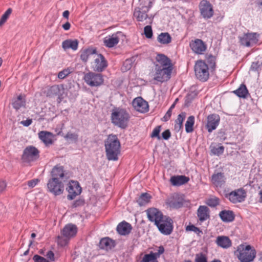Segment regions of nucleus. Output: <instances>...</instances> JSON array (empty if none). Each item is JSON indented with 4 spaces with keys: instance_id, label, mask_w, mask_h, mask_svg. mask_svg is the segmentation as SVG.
<instances>
[{
    "instance_id": "nucleus-4",
    "label": "nucleus",
    "mask_w": 262,
    "mask_h": 262,
    "mask_svg": "<svg viewBox=\"0 0 262 262\" xmlns=\"http://www.w3.org/2000/svg\"><path fill=\"white\" fill-rule=\"evenodd\" d=\"M152 2L149 1L148 6H142L135 9L134 16L138 21H143L147 20L146 23L151 24L152 20L151 17L148 16L147 12L151 7Z\"/></svg>"
},
{
    "instance_id": "nucleus-35",
    "label": "nucleus",
    "mask_w": 262,
    "mask_h": 262,
    "mask_svg": "<svg viewBox=\"0 0 262 262\" xmlns=\"http://www.w3.org/2000/svg\"><path fill=\"white\" fill-rule=\"evenodd\" d=\"M219 215L222 220L225 222H232L234 219L233 212L230 210H223L220 212Z\"/></svg>"
},
{
    "instance_id": "nucleus-27",
    "label": "nucleus",
    "mask_w": 262,
    "mask_h": 262,
    "mask_svg": "<svg viewBox=\"0 0 262 262\" xmlns=\"http://www.w3.org/2000/svg\"><path fill=\"white\" fill-rule=\"evenodd\" d=\"M189 178L185 176H177L171 177L170 181L173 186H180L187 183Z\"/></svg>"
},
{
    "instance_id": "nucleus-23",
    "label": "nucleus",
    "mask_w": 262,
    "mask_h": 262,
    "mask_svg": "<svg viewBox=\"0 0 262 262\" xmlns=\"http://www.w3.org/2000/svg\"><path fill=\"white\" fill-rule=\"evenodd\" d=\"M39 138L48 146L53 143L54 135L51 132L47 131H41L38 133Z\"/></svg>"
},
{
    "instance_id": "nucleus-21",
    "label": "nucleus",
    "mask_w": 262,
    "mask_h": 262,
    "mask_svg": "<svg viewBox=\"0 0 262 262\" xmlns=\"http://www.w3.org/2000/svg\"><path fill=\"white\" fill-rule=\"evenodd\" d=\"M220 118L218 115L211 114L207 117V123L206 128L208 132L211 133L216 129L219 124Z\"/></svg>"
},
{
    "instance_id": "nucleus-41",
    "label": "nucleus",
    "mask_w": 262,
    "mask_h": 262,
    "mask_svg": "<svg viewBox=\"0 0 262 262\" xmlns=\"http://www.w3.org/2000/svg\"><path fill=\"white\" fill-rule=\"evenodd\" d=\"M194 123V117L193 116H189L185 123V130L187 133H191L193 132V126Z\"/></svg>"
},
{
    "instance_id": "nucleus-57",
    "label": "nucleus",
    "mask_w": 262,
    "mask_h": 262,
    "mask_svg": "<svg viewBox=\"0 0 262 262\" xmlns=\"http://www.w3.org/2000/svg\"><path fill=\"white\" fill-rule=\"evenodd\" d=\"M46 256L49 260H54V254L52 251H49L46 254Z\"/></svg>"
},
{
    "instance_id": "nucleus-52",
    "label": "nucleus",
    "mask_w": 262,
    "mask_h": 262,
    "mask_svg": "<svg viewBox=\"0 0 262 262\" xmlns=\"http://www.w3.org/2000/svg\"><path fill=\"white\" fill-rule=\"evenodd\" d=\"M65 138L72 140L76 141L78 139V135L75 133L69 132L65 136Z\"/></svg>"
},
{
    "instance_id": "nucleus-56",
    "label": "nucleus",
    "mask_w": 262,
    "mask_h": 262,
    "mask_svg": "<svg viewBox=\"0 0 262 262\" xmlns=\"http://www.w3.org/2000/svg\"><path fill=\"white\" fill-rule=\"evenodd\" d=\"M171 113L170 110H168L165 116L162 118V120L165 122L168 121L171 117Z\"/></svg>"
},
{
    "instance_id": "nucleus-25",
    "label": "nucleus",
    "mask_w": 262,
    "mask_h": 262,
    "mask_svg": "<svg viewBox=\"0 0 262 262\" xmlns=\"http://www.w3.org/2000/svg\"><path fill=\"white\" fill-rule=\"evenodd\" d=\"M62 235L67 238L74 236L77 233V227L73 224H68L62 229Z\"/></svg>"
},
{
    "instance_id": "nucleus-33",
    "label": "nucleus",
    "mask_w": 262,
    "mask_h": 262,
    "mask_svg": "<svg viewBox=\"0 0 262 262\" xmlns=\"http://www.w3.org/2000/svg\"><path fill=\"white\" fill-rule=\"evenodd\" d=\"M78 41L77 40L67 39L63 41L62 43V47L64 50L71 49L74 51L77 49Z\"/></svg>"
},
{
    "instance_id": "nucleus-2",
    "label": "nucleus",
    "mask_w": 262,
    "mask_h": 262,
    "mask_svg": "<svg viewBox=\"0 0 262 262\" xmlns=\"http://www.w3.org/2000/svg\"><path fill=\"white\" fill-rule=\"evenodd\" d=\"M256 251L250 245H239L234 254L241 262H251L256 256Z\"/></svg>"
},
{
    "instance_id": "nucleus-34",
    "label": "nucleus",
    "mask_w": 262,
    "mask_h": 262,
    "mask_svg": "<svg viewBox=\"0 0 262 262\" xmlns=\"http://www.w3.org/2000/svg\"><path fill=\"white\" fill-rule=\"evenodd\" d=\"M198 216L201 222L207 220L209 217V209L205 206H201L198 210Z\"/></svg>"
},
{
    "instance_id": "nucleus-60",
    "label": "nucleus",
    "mask_w": 262,
    "mask_h": 262,
    "mask_svg": "<svg viewBox=\"0 0 262 262\" xmlns=\"http://www.w3.org/2000/svg\"><path fill=\"white\" fill-rule=\"evenodd\" d=\"M199 230V229L197 227H195L193 225L188 226L186 227V230L187 231H196V230Z\"/></svg>"
},
{
    "instance_id": "nucleus-18",
    "label": "nucleus",
    "mask_w": 262,
    "mask_h": 262,
    "mask_svg": "<svg viewBox=\"0 0 262 262\" xmlns=\"http://www.w3.org/2000/svg\"><path fill=\"white\" fill-rule=\"evenodd\" d=\"M134 108L140 113H146L149 110L148 103L141 97H137L132 102Z\"/></svg>"
},
{
    "instance_id": "nucleus-55",
    "label": "nucleus",
    "mask_w": 262,
    "mask_h": 262,
    "mask_svg": "<svg viewBox=\"0 0 262 262\" xmlns=\"http://www.w3.org/2000/svg\"><path fill=\"white\" fill-rule=\"evenodd\" d=\"M171 136V133L169 129H166L162 133V138L164 140H168Z\"/></svg>"
},
{
    "instance_id": "nucleus-14",
    "label": "nucleus",
    "mask_w": 262,
    "mask_h": 262,
    "mask_svg": "<svg viewBox=\"0 0 262 262\" xmlns=\"http://www.w3.org/2000/svg\"><path fill=\"white\" fill-rule=\"evenodd\" d=\"M67 190L69 192L67 198L70 200H73L77 195L80 194L81 192V188L78 182L74 181L69 182Z\"/></svg>"
},
{
    "instance_id": "nucleus-58",
    "label": "nucleus",
    "mask_w": 262,
    "mask_h": 262,
    "mask_svg": "<svg viewBox=\"0 0 262 262\" xmlns=\"http://www.w3.org/2000/svg\"><path fill=\"white\" fill-rule=\"evenodd\" d=\"M32 122V119H28L26 120L21 121L20 123L25 126H29Z\"/></svg>"
},
{
    "instance_id": "nucleus-42",
    "label": "nucleus",
    "mask_w": 262,
    "mask_h": 262,
    "mask_svg": "<svg viewBox=\"0 0 262 262\" xmlns=\"http://www.w3.org/2000/svg\"><path fill=\"white\" fill-rule=\"evenodd\" d=\"M25 102L23 100L21 95L17 97V99L13 102V107L16 110L19 109L21 106H24Z\"/></svg>"
},
{
    "instance_id": "nucleus-44",
    "label": "nucleus",
    "mask_w": 262,
    "mask_h": 262,
    "mask_svg": "<svg viewBox=\"0 0 262 262\" xmlns=\"http://www.w3.org/2000/svg\"><path fill=\"white\" fill-rule=\"evenodd\" d=\"M207 204L212 207H216L219 204V199L216 197H213L207 200Z\"/></svg>"
},
{
    "instance_id": "nucleus-22",
    "label": "nucleus",
    "mask_w": 262,
    "mask_h": 262,
    "mask_svg": "<svg viewBox=\"0 0 262 262\" xmlns=\"http://www.w3.org/2000/svg\"><path fill=\"white\" fill-rule=\"evenodd\" d=\"M156 61L154 63L155 67L157 66L160 67H168L172 66L171 60L166 56L162 54H158L156 57Z\"/></svg>"
},
{
    "instance_id": "nucleus-11",
    "label": "nucleus",
    "mask_w": 262,
    "mask_h": 262,
    "mask_svg": "<svg viewBox=\"0 0 262 262\" xmlns=\"http://www.w3.org/2000/svg\"><path fill=\"white\" fill-rule=\"evenodd\" d=\"M258 37L259 34L256 33H245L238 37L241 44L246 47H250L256 44L258 40Z\"/></svg>"
},
{
    "instance_id": "nucleus-51",
    "label": "nucleus",
    "mask_w": 262,
    "mask_h": 262,
    "mask_svg": "<svg viewBox=\"0 0 262 262\" xmlns=\"http://www.w3.org/2000/svg\"><path fill=\"white\" fill-rule=\"evenodd\" d=\"M260 56L257 57V60L255 62H253L251 66V69L253 71H258L260 66H262V64H260V60L259 59V57Z\"/></svg>"
},
{
    "instance_id": "nucleus-13",
    "label": "nucleus",
    "mask_w": 262,
    "mask_h": 262,
    "mask_svg": "<svg viewBox=\"0 0 262 262\" xmlns=\"http://www.w3.org/2000/svg\"><path fill=\"white\" fill-rule=\"evenodd\" d=\"M145 211L149 221L154 222L155 225L165 217L162 212L156 208H150Z\"/></svg>"
},
{
    "instance_id": "nucleus-36",
    "label": "nucleus",
    "mask_w": 262,
    "mask_h": 262,
    "mask_svg": "<svg viewBox=\"0 0 262 262\" xmlns=\"http://www.w3.org/2000/svg\"><path fill=\"white\" fill-rule=\"evenodd\" d=\"M186 116V114L185 112H182L180 114L177 119L175 121V125H174V130L177 132H179L181 129L183 127V122L185 119Z\"/></svg>"
},
{
    "instance_id": "nucleus-39",
    "label": "nucleus",
    "mask_w": 262,
    "mask_h": 262,
    "mask_svg": "<svg viewBox=\"0 0 262 262\" xmlns=\"http://www.w3.org/2000/svg\"><path fill=\"white\" fill-rule=\"evenodd\" d=\"M151 199V196L147 193H143L137 200L139 206H142L146 205Z\"/></svg>"
},
{
    "instance_id": "nucleus-19",
    "label": "nucleus",
    "mask_w": 262,
    "mask_h": 262,
    "mask_svg": "<svg viewBox=\"0 0 262 262\" xmlns=\"http://www.w3.org/2000/svg\"><path fill=\"white\" fill-rule=\"evenodd\" d=\"M122 36L123 34L121 32H117L112 35H108L104 38V44L107 47L112 48L119 42L120 37Z\"/></svg>"
},
{
    "instance_id": "nucleus-38",
    "label": "nucleus",
    "mask_w": 262,
    "mask_h": 262,
    "mask_svg": "<svg viewBox=\"0 0 262 262\" xmlns=\"http://www.w3.org/2000/svg\"><path fill=\"white\" fill-rule=\"evenodd\" d=\"M157 40L162 44H168L171 42V37L168 33H161L158 35Z\"/></svg>"
},
{
    "instance_id": "nucleus-17",
    "label": "nucleus",
    "mask_w": 262,
    "mask_h": 262,
    "mask_svg": "<svg viewBox=\"0 0 262 262\" xmlns=\"http://www.w3.org/2000/svg\"><path fill=\"white\" fill-rule=\"evenodd\" d=\"M246 196V191L240 188L231 192L228 194V198L232 203H237L244 201Z\"/></svg>"
},
{
    "instance_id": "nucleus-62",
    "label": "nucleus",
    "mask_w": 262,
    "mask_h": 262,
    "mask_svg": "<svg viewBox=\"0 0 262 262\" xmlns=\"http://www.w3.org/2000/svg\"><path fill=\"white\" fill-rule=\"evenodd\" d=\"M214 59H215L214 57L213 56L210 55V56H209V57L208 58V61L209 62H210L211 63H212L213 65H214L215 64Z\"/></svg>"
},
{
    "instance_id": "nucleus-53",
    "label": "nucleus",
    "mask_w": 262,
    "mask_h": 262,
    "mask_svg": "<svg viewBox=\"0 0 262 262\" xmlns=\"http://www.w3.org/2000/svg\"><path fill=\"white\" fill-rule=\"evenodd\" d=\"M164 252V248L162 246H160L159 247L157 251L155 252H152L153 255L155 256L156 259L159 257L161 254H162Z\"/></svg>"
},
{
    "instance_id": "nucleus-10",
    "label": "nucleus",
    "mask_w": 262,
    "mask_h": 262,
    "mask_svg": "<svg viewBox=\"0 0 262 262\" xmlns=\"http://www.w3.org/2000/svg\"><path fill=\"white\" fill-rule=\"evenodd\" d=\"M93 60L94 61L91 62V66L94 71L102 72L107 66V61L101 54L97 53L96 55H94Z\"/></svg>"
},
{
    "instance_id": "nucleus-54",
    "label": "nucleus",
    "mask_w": 262,
    "mask_h": 262,
    "mask_svg": "<svg viewBox=\"0 0 262 262\" xmlns=\"http://www.w3.org/2000/svg\"><path fill=\"white\" fill-rule=\"evenodd\" d=\"M39 182L38 179H33L28 182V185L30 188L34 187Z\"/></svg>"
},
{
    "instance_id": "nucleus-59",
    "label": "nucleus",
    "mask_w": 262,
    "mask_h": 262,
    "mask_svg": "<svg viewBox=\"0 0 262 262\" xmlns=\"http://www.w3.org/2000/svg\"><path fill=\"white\" fill-rule=\"evenodd\" d=\"M6 187V184L5 181H0V194L2 193Z\"/></svg>"
},
{
    "instance_id": "nucleus-8",
    "label": "nucleus",
    "mask_w": 262,
    "mask_h": 262,
    "mask_svg": "<svg viewBox=\"0 0 262 262\" xmlns=\"http://www.w3.org/2000/svg\"><path fill=\"white\" fill-rule=\"evenodd\" d=\"M39 157V151L34 146L27 147L23 151L22 160L25 163H30L38 159Z\"/></svg>"
},
{
    "instance_id": "nucleus-37",
    "label": "nucleus",
    "mask_w": 262,
    "mask_h": 262,
    "mask_svg": "<svg viewBox=\"0 0 262 262\" xmlns=\"http://www.w3.org/2000/svg\"><path fill=\"white\" fill-rule=\"evenodd\" d=\"M233 93L238 97L243 98H246L249 94L246 86L244 84H242L237 90L233 91Z\"/></svg>"
},
{
    "instance_id": "nucleus-5",
    "label": "nucleus",
    "mask_w": 262,
    "mask_h": 262,
    "mask_svg": "<svg viewBox=\"0 0 262 262\" xmlns=\"http://www.w3.org/2000/svg\"><path fill=\"white\" fill-rule=\"evenodd\" d=\"M172 69V66L160 67L157 66L156 67H155L153 74L154 79L161 82L167 81L170 78Z\"/></svg>"
},
{
    "instance_id": "nucleus-28",
    "label": "nucleus",
    "mask_w": 262,
    "mask_h": 262,
    "mask_svg": "<svg viewBox=\"0 0 262 262\" xmlns=\"http://www.w3.org/2000/svg\"><path fill=\"white\" fill-rule=\"evenodd\" d=\"M216 244L220 247L224 249L229 248L232 245L231 241L228 236H219L216 239Z\"/></svg>"
},
{
    "instance_id": "nucleus-46",
    "label": "nucleus",
    "mask_w": 262,
    "mask_h": 262,
    "mask_svg": "<svg viewBox=\"0 0 262 262\" xmlns=\"http://www.w3.org/2000/svg\"><path fill=\"white\" fill-rule=\"evenodd\" d=\"M72 72L71 69L67 68L63 70L62 71L59 72L58 74V77L59 79H63L65 78L68 75H69Z\"/></svg>"
},
{
    "instance_id": "nucleus-40",
    "label": "nucleus",
    "mask_w": 262,
    "mask_h": 262,
    "mask_svg": "<svg viewBox=\"0 0 262 262\" xmlns=\"http://www.w3.org/2000/svg\"><path fill=\"white\" fill-rule=\"evenodd\" d=\"M136 57H132L130 58L127 59L123 63V66L121 68V70L123 72H126L130 70L133 67L135 61Z\"/></svg>"
},
{
    "instance_id": "nucleus-30",
    "label": "nucleus",
    "mask_w": 262,
    "mask_h": 262,
    "mask_svg": "<svg viewBox=\"0 0 262 262\" xmlns=\"http://www.w3.org/2000/svg\"><path fill=\"white\" fill-rule=\"evenodd\" d=\"M131 230V225L129 223L124 221L120 223L117 227V232L119 234L123 235L129 234Z\"/></svg>"
},
{
    "instance_id": "nucleus-26",
    "label": "nucleus",
    "mask_w": 262,
    "mask_h": 262,
    "mask_svg": "<svg viewBox=\"0 0 262 262\" xmlns=\"http://www.w3.org/2000/svg\"><path fill=\"white\" fill-rule=\"evenodd\" d=\"M97 53L96 49L89 48L81 52L80 58L83 62H86L89 59H93L94 55Z\"/></svg>"
},
{
    "instance_id": "nucleus-12",
    "label": "nucleus",
    "mask_w": 262,
    "mask_h": 262,
    "mask_svg": "<svg viewBox=\"0 0 262 262\" xmlns=\"http://www.w3.org/2000/svg\"><path fill=\"white\" fill-rule=\"evenodd\" d=\"M49 191L55 195L61 194L63 191V185L59 180L56 178L50 179L47 184Z\"/></svg>"
},
{
    "instance_id": "nucleus-9",
    "label": "nucleus",
    "mask_w": 262,
    "mask_h": 262,
    "mask_svg": "<svg viewBox=\"0 0 262 262\" xmlns=\"http://www.w3.org/2000/svg\"><path fill=\"white\" fill-rule=\"evenodd\" d=\"M156 226L161 233L169 235L173 230V221L169 216H165Z\"/></svg>"
},
{
    "instance_id": "nucleus-50",
    "label": "nucleus",
    "mask_w": 262,
    "mask_h": 262,
    "mask_svg": "<svg viewBox=\"0 0 262 262\" xmlns=\"http://www.w3.org/2000/svg\"><path fill=\"white\" fill-rule=\"evenodd\" d=\"M144 32L145 36L147 38H151L152 36V30L151 27L149 25H147L144 27Z\"/></svg>"
},
{
    "instance_id": "nucleus-20",
    "label": "nucleus",
    "mask_w": 262,
    "mask_h": 262,
    "mask_svg": "<svg viewBox=\"0 0 262 262\" xmlns=\"http://www.w3.org/2000/svg\"><path fill=\"white\" fill-rule=\"evenodd\" d=\"M189 46L194 53L198 54H203L206 50V45L200 39H196L190 41Z\"/></svg>"
},
{
    "instance_id": "nucleus-29",
    "label": "nucleus",
    "mask_w": 262,
    "mask_h": 262,
    "mask_svg": "<svg viewBox=\"0 0 262 262\" xmlns=\"http://www.w3.org/2000/svg\"><path fill=\"white\" fill-rule=\"evenodd\" d=\"M211 181L212 183L216 187H222L225 183V178L224 173L217 172L212 176Z\"/></svg>"
},
{
    "instance_id": "nucleus-64",
    "label": "nucleus",
    "mask_w": 262,
    "mask_h": 262,
    "mask_svg": "<svg viewBox=\"0 0 262 262\" xmlns=\"http://www.w3.org/2000/svg\"><path fill=\"white\" fill-rule=\"evenodd\" d=\"M256 3L259 6H262V0H257Z\"/></svg>"
},
{
    "instance_id": "nucleus-7",
    "label": "nucleus",
    "mask_w": 262,
    "mask_h": 262,
    "mask_svg": "<svg viewBox=\"0 0 262 262\" xmlns=\"http://www.w3.org/2000/svg\"><path fill=\"white\" fill-rule=\"evenodd\" d=\"M83 79L85 83L91 86H100L104 82V79L101 74L92 72L86 73L84 76Z\"/></svg>"
},
{
    "instance_id": "nucleus-47",
    "label": "nucleus",
    "mask_w": 262,
    "mask_h": 262,
    "mask_svg": "<svg viewBox=\"0 0 262 262\" xmlns=\"http://www.w3.org/2000/svg\"><path fill=\"white\" fill-rule=\"evenodd\" d=\"M224 151V147L223 146L213 147L211 150V152L214 155L219 156L222 154Z\"/></svg>"
},
{
    "instance_id": "nucleus-49",
    "label": "nucleus",
    "mask_w": 262,
    "mask_h": 262,
    "mask_svg": "<svg viewBox=\"0 0 262 262\" xmlns=\"http://www.w3.org/2000/svg\"><path fill=\"white\" fill-rule=\"evenodd\" d=\"M161 126H156L154 129V130L151 134V137L152 138H157L158 140H160L161 138L159 134L161 131Z\"/></svg>"
},
{
    "instance_id": "nucleus-3",
    "label": "nucleus",
    "mask_w": 262,
    "mask_h": 262,
    "mask_svg": "<svg viewBox=\"0 0 262 262\" xmlns=\"http://www.w3.org/2000/svg\"><path fill=\"white\" fill-rule=\"evenodd\" d=\"M129 118V114L123 109L114 110L112 113V123L122 128H124L127 126Z\"/></svg>"
},
{
    "instance_id": "nucleus-1",
    "label": "nucleus",
    "mask_w": 262,
    "mask_h": 262,
    "mask_svg": "<svg viewBox=\"0 0 262 262\" xmlns=\"http://www.w3.org/2000/svg\"><path fill=\"white\" fill-rule=\"evenodd\" d=\"M106 156L109 161H117L120 152V143L116 135H110L105 141Z\"/></svg>"
},
{
    "instance_id": "nucleus-16",
    "label": "nucleus",
    "mask_w": 262,
    "mask_h": 262,
    "mask_svg": "<svg viewBox=\"0 0 262 262\" xmlns=\"http://www.w3.org/2000/svg\"><path fill=\"white\" fill-rule=\"evenodd\" d=\"M201 15L205 19L211 18L213 15V10L211 4L207 1L203 0L199 5Z\"/></svg>"
},
{
    "instance_id": "nucleus-63",
    "label": "nucleus",
    "mask_w": 262,
    "mask_h": 262,
    "mask_svg": "<svg viewBox=\"0 0 262 262\" xmlns=\"http://www.w3.org/2000/svg\"><path fill=\"white\" fill-rule=\"evenodd\" d=\"M69 11L68 10H66L63 12L62 16L63 17L68 19L69 16Z\"/></svg>"
},
{
    "instance_id": "nucleus-15",
    "label": "nucleus",
    "mask_w": 262,
    "mask_h": 262,
    "mask_svg": "<svg viewBox=\"0 0 262 262\" xmlns=\"http://www.w3.org/2000/svg\"><path fill=\"white\" fill-rule=\"evenodd\" d=\"M184 203V199L182 195L179 194H174L166 200V204L170 208L179 209L182 207Z\"/></svg>"
},
{
    "instance_id": "nucleus-43",
    "label": "nucleus",
    "mask_w": 262,
    "mask_h": 262,
    "mask_svg": "<svg viewBox=\"0 0 262 262\" xmlns=\"http://www.w3.org/2000/svg\"><path fill=\"white\" fill-rule=\"evenodd\" d=\"M12 10L11 8H9L5 13L2 16L0 19V26H2L7 20L9 16L12 13Z\"/></svg>"
},
{
    "instance_id": "nucleus-61",
    "label": "nucleus",
    "mask_w": 262,
    "mask_h": 262,
    "mask_svg": "<svg viewBox=\"0 0 262 262\" xmlns=\"http://www.w3.org/2000/svg\"><path fill=\"white\" fill-rule=\"evenodd\" d=\"M71 27V24L69 22L67 21L64 24L62 25V28L65 30H68L70 29Z\"/></svg>"
},
{
    "instance_id": "nucleus-6",
    "label": "nucleus",
    "mask_w": 262,
    "mask_h": 262,
    "mask_svg": "<svg viewBox=\"0 0 262 262\" xmlns=\"http://www.w3.org/2000/svg\"><path fill=\"white\" fill-rule=\"evenodd\" d=\"M195 75L201 81H206L209 78V69L207 64L202 60L198 61L194 66Z\"/></svg>"
},
{
    "instance_id": "nucleus-31",
    "label": "nucleus",
    "mask_w": 262,
    "mask_h": 262,
    "mask_svg": "<svg viewBox=\"0 0 262 262\" xmlns=\"http://www.w3.org/2000/svg\"><path fill=\"white\" fill-rule=\"evenodd\" d=\"M115 242L109 237L101 239L99 242V246L100 249L108 250L115 247Z\"/></svg>"
},
{
    "instance_id": "nucleus-48",
    "label": "nucleus",
    "mask_w": 262,
    "mask_h": 262,
    "mask_svg": "<svg viewBox=\"0 0 262 262\" xmlns=\"http://www.w3.org/2000/svg\"><path fill=\"white\" fill-rule=\"evenodd\" d=\"M195 262H207V257L202 253L196 254L195 257Z\"/></svg>"
},
{
    "instance_id": "nucleus-32",
    "label": "nucleus",
    "mask_w": 262,
    "mask_h": 262,
    "mask_svg": "<svg viewBox=\"0 0 262 262\" xmlns=\"http://www.w3.org/2000/svg\"><path fill=\"white\" fill-rule=\"evenodd\" d=\"M64 174L63 167L59 165L54 166L51 171L52 178H56L59 180V179L63 178Z\"/></svg>"
},
{
    "instance_id": "nucleus-24",
    "label": "nucleus",
    "mask_w": 262,
    "mask_h": 262,
    "mask_svg": "<svg viewBox=\"0 0 262 262\" xmlns=\"http://www.w3.org/2000/svg\"><path fill=\"white\" fill-rule=\"evenodd\" d=\"M64 89L62 86L59 85H54L49 88L47 92V96L52 97L55 96H58L59 98L63 93Z\"/></svg>"
},
{
    "instance_id": "nucleus-45",
    "label": "nucleus",
    "mask_w": 262,
    "mask_h": 262,
    "mask_svg": "<svg viewBox=\"0 0 262 262\" xmlns=\"http://www.w3.org/2000/svg\"><path fill=\"white\" fill-rule=\"evenodd\" d=\"M155 260H156V259L151 252L149 254L144 255L142 262H154Z\"/></svg>"
}]
</instances>
